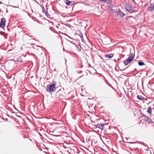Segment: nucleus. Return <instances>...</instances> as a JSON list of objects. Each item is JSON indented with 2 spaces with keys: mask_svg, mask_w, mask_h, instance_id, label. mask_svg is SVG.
Masks as SVG:
<instances>
[{
  "mask_svg": "<svg viewBox=\"0 0 154 154\" xmlns=\"http://www.w3.org/2000/svg\"><path fill=\"white\" fill-rule=\"evenodd\" d=\"M56 82H54L52 84L47 85L46 88V91L48 92H54L55 91Z\"/></svg>",
  "mask_w": 154,
  "mask_h": 154,
  "instance_id": "obj_1",
  "label": "nucleus"
},
{
  "mask_svg": "<svg viewBox=\"0 0 154 154\" xmlns=\"http://www.w3.org/2000/svg\"><path fill=\"white\" fill-rule=\"evenodd\" d=\"M134 57V54L131 53L128 58L124 61V63L125 65H127L129 64L133 60Z\"/></svg>",
  "mask_w": 154,
  "mask_h": 154,
  "instance_id": "obj_2",
  "label": "nucleus"
},
{
  "mask_svg": "<svg viewBox=\"0 0 154 154\" xmlns=\"http://www.w3.org/2000/svg\"><path fill=\"white\" fill-rule=\"evenodd\" d=\"M125 7L127 11L129 13H133L135 12L134 10L133 9L131 5L127 3L125 5Z\"/></svg>",
  "mask_w": 154,
  "mask_h": 154,
  "instance_id": "obj_3",
  "label": "nucleus"
},
{
  "mask_svg": "<svg viewBox=\"0 0 154 154\" xmlns=\"http://www.w3.org/2000/svg\"><path fill=\"white\" fill-rule=\"evenodd\" d=\"M5 19L4 18H2L0 23V27H1L2 28H4L5 26Z\"/></svg>",
  "mask_w": 154,
  "mask_h": 154,
  "instance_id": "obj_4",
  "label": "nucleus"
},
{
  "mask_svg": "<svg viewBox=\"0 0 154 154\" xmlns=\"http://www.w3.org/2000/svg\"><path fill=\"white\" fill-rule=\"evenodd\" d=\"M147 10L149 11H154V2L150 4V5L148 8Z\"/></svg>",
  "mask_w": 154,
  "mask_h": 154,
  "instance_id": "obj_5",
  "label": "nucleus"
},
{
  "mask_svg": "<svg viewBox=\"0 0 154 154\" xmlns=\"http://www.w3.org/2000/svg\"><path fill=\"white\" fill-rule=\"evenodd\" d=\"M118 15H119L120 17H124L125 15V14L121 10H120V9H119L118 11L117 12Z\"/></svg>",
  "mask_w": 154,
  "mask_h": 154,
  "instance_id": "obj_6",
  "label": "nucleus"
},
{
  "mask_svg": "<svg viewBox=\"0 0 154 154\" xmlns=\"http://www.w3.org/2000/svg\"><path fill=\"white\" fill-rule=\"evenodd\" d=\"M104 125V124H98L96 125V127L99 128L101 130L103 129V126Z\"/></svg>",
  "mask_w": 154,
  "mask_h": 154,
  "instance_id": "obj_7",
  "label": "nucleus"
},
{
  "mask_svg": "<svg viewBox=\"0 0 154 154\" xmlns=\"http://www.w3.org/2000/svg\"><path fill=\"white\" fill-rule=\"evenodd\" d=\"M65 2L67 5H72L73 4L72 1H70L68 0H65Z\"/></svg>",
  "mask_w": 154,
  "mask_h": 154,
  "instance_id": "obj_8",
  "label": "nucleus"
},
{
  "mask_svg": "<svg viewBox=\"0 0 154 154\" xmlns=\"http://www.w3.org/2000/svg\"><path fill=\"white\" fill-rule=\"evenodd\" d=\"M141 115H142L141 117L143 118V119L144 120L146 121H148V119L149 117L146 116L143 114H141Z\"/></svg>",
  "mask_w": 154,
  "mask_h": 154,
  "instance_id": "obj_9",
  "label": "nucleus"
},
{
  "mask_svg": "<svg viewBox=\"0 0 154 154\" xmlns=\"http://www.w3.org/2000/svg\"><path fill=\"white\" fill-rule=\"evenodd\" d=\"M22 57H23L22 56H20L17 57L16 58V61L19 62H22L23 61Z\"/></svg>",
  "mask_w": 154,
  "mask_h": 154,
  "instance_id": "obj_10",
  "label": "nucleus"
},
{
  "mask_svg": "<svg viewBox=\"0 0 154 154\" xmlns=\"http://www.w3.org/2000/svg\"><path fill=\"white\" fill-rule=\"evenodd\" d=\"M81 47L80 45H76V48L78 51H80L81 50Z\"/></svg>",
  "mask_w": 154,
  "mask_h": 154,
  "instance_id": "obj_11",
  "label": "nucleus"
},
{
  "mask_svg": "<svg viewBox=\"0 0 154 154\" xmlns=\"http://www.w3.org/2000/svg\"><path fill=\"white\" fill-rule=\"evenodd\" d=\"M113 56V54H106L105 55L106 57L108 58H112Z\"/></svg>",
  "mask_w": 154,
  "mask_h": 154,
  "instance_id": "obj_12",
  "label": "nucleus"
},
{
  "mask_svg": "<svg viewBox=\"0 0 154 154\" xmlns=\"http://www.w3.org/2000/svg\"><path fill=\"white\" fill-rule=\"evenodd\" d=\"M147 112L149 114H151L152 113V108L150 107H149L147 108Z\"/></svg>",
  "mask_w": 154,
  "mask_h": 154,
  "instance_id": "obj_13",
  "label": "nucleus"
},
{
  "mask_svg": "<svg viewBox=\"0 0 154 154\" xmlns=\"http://www.w3.org/2000/svg\"><path fill=\"white\" fill-rule=\"evenodd\" d=\"M137 98L138 99L140 100H142L144 99V98L143 96L139 95H137Z\"/></svg>",
  "mask_w": 154,
  "mask_h": 154,
  "instance_id": "obj_14",
  "label": "nucleus"
},
{
  "mask_svg": "<svg viewBox=\"0 0 154 154\" xmlns=\"http://www.w3.org/2000/svg\"><path fill=\"white\" fill-rule=\"evenodd\" d=\"M138 64L140 66H142L145 65L144 63L141 61H140L138 62Z\"/></svg>",
  "mask_w": 154,
  "mask_h": 154,
  "instance_id": "obj_15",
  "label": "nucleus"
},
{
  "mask_svg": "<svg viewBox=\"0 0 154 154\" xmlns=\"http://www.w3.org/2000/svg\"><path fill=\"white\" fill-rule=\"evenodd\" d=\"M107 5L108 7L110 8H112L114 7V6L112 4H111V3L110 4H107Z\"/></svg>",
  "mask_w": 154,
  "mask_h": 154,
  "instance_id": "obj_16",
  "label": "nucleus"
},
{
  "mask_svg": "<svg viewBox=\"0 0 154 154\" xmlns=\"http://www.w3.org/2000/svg\"><path fill=\"white\" fill-rule=\"evenodd\" d=\"M147 122H148L149 123H150L151 124H152L153 123V121L149 117L148 118V121H147Z\"/></svg>",
  "mask_w": 154,
  "mask_h": 154,
  "instance_id": "obj_17",
  "label": "nucleus"
},
{
  "mask_svg": "<svg viewBox=\"0 0 154 154\" xmlns=\"http://www.w3.org/2000/svg\"><path fill=\"white\" fill-rule=\"evenodd\" d=\"M112 0H107V1L106 2L107 4H110L112 2Z\"/></svg>",
  "mask_w": 154,
  "mask_h": 154,
  "instance_id": "obj_18",
  "label": "nucleus"
},
{
  "mask_svg": "<svg viewBox=\"0 0 154 154\" xmlns=\"http://www.w3.org/2000/svg\"><path fill=\"white\" fill-rule=\"evenodd\" d=\"M45 14L48 18H50V15L48 13V12H46V13H45Z\"/></svg>",
  "mask_w": 154,
  "mask_h": 154,
  "instance_id": "obj_19",
  "label": "nucleus"
},
{
  "mask_svg": "<svg viewBox=\"0 0 154 154\" xmlns=\"http://www.w3.org/2000/svg\"><path fill=\"white\" fill-rule=\"evenodd\" d=\"M42 12L43 13H45H45H46L47 11H46L45 9L44 8H42Z\"/></svg>",
  "mask_w": 154,
  "mask_h": 154,
  "instance_id": "obj_20",
  "label": "nucleus"
},
{
  "mask_svg": "<svg viewBox=\"0 0 154 154\" xmlns=\"http://www.w3.org/2000/svg\"><path fill=\"white\" fill-rule=\"evenodd\" d=\"M66 25L67 26V27H70L71 26V25L69 23H67L66 24Z\"/></svg>",
  "mask_w": 154,
  "mask_h": 154,
  "instance_id": "obj_21",
  "label": "nucleus"
},
{
  "mask_svg": "<svg viewBox=\"0 0 154 154\" xmlns=\"http://www.w3.org/2000/svg\"><path fill=\"white\" fill-rule=\"evenodd\" d=\"M101 2H106L107 0H100Z\"/></svg>",
  "mask_w": 154,
  "mask_h": 154,
  "instance_id": "obj_22",
  "label": "nucleus"
},
{
  "mask_svg": "<svg viewBox=\"0 0 154 154\" xmlns=\"http://www.w3.org/2000/svg\"><path fill=\"white\" fill-rule=\"evenodd\" d=\"M80 36L82 38V39H83V35L82 34V35H80Z\"/></svg>",
  "mask_w": 154,
  "mask_h": 154,
  "instance_id": "obj_23",
  "label": "nucleus"
},
{
  "mask_svg": "<svg viewBox=\"0 0 154 154\" xmlns=\"http://www.w3.org/2000/svg\"><path fill=\"white\" fill-rule=\"evenodd\" d=\"M66 35L68 37H69V38H71L70 37H69V36H68L67 35V34H66Z\"/></svg>",
  "mask_w": 154,
  "mask_h": 154,
  "instance_id": "obj_24",
  "label": "nucleus"
},
{
  "mask_svg": "<svg viewBox=\"0 0 154 154\" xmlns=\"http://www.w3.org/2000/svg\"><path fill=\"white\" fill-rule=\"evenodd\" d=\"M63 51H66V52H67V51L66 50H65L64 49V48H63Z\"/></svg>",
  "mask_w": 154,
  "mask_h": 154,
  "instance_id": "obj_25",
  "label": "nucleus"
},
{
  "mask_svg": "<svg viewBox=\"0 0 154 154\" xmlns=\"http://www.w3.org/2000/svg\"><path fill=\"white\" fill-rule=\"evenodd\" d=\"M51 28H52V27H49V28H50V30H51Z\"/></svg>",
  "mask_w": 154,
  "mask_h": 154,
  "instance_id": "obj_26",
  "label": "nucleus"
},
{
  "mask_svg": "<svg viewBox=\"0 0 154 154\" xmlns=\"http://www.w3.org/2000/svg\"><path fill=\"white\" fill-rule=\"evenodd\" d=\"M2 2H1V1H0V4H2Z\"/></svg>",
  "mask_w": 154,
  "mask_h": 154,
  "instance_id": "obj_27",
  "label": "nucleus"
},
{
  "mask_svg": "<svg viewBox=\"0 0 154 154\" xmlns=\"http://www.w3.org/2000/svg\"><path fill=\"white\" fill-rule=\"evenodd\" d=\"M130 143H131V144H132L133 143V142H130Z\"/></svg>",
  "mask_w": 154,
  "mask_h": 154,
  "instance_id": "obj_28",
  "label": "nucleus"
},
{
  "mask_svg": "<svg viewBox=\"0 0 154 154\" xmlns=\"http://www.w3.org/2000/svg\"><path fill=\"white\" fill-rule=\"evenodd\" d=\"M2 32H1V31H0V34H1V35H2Z\"/></svg>",
  "mask_w": 154,
  "mask_h": 154,
  "instance_id": "obj_29",
  "label": "nucleus"
},
{
  "mask_svg": "<svg viewBox=\"0 0 154 154\" xmlns=\"http://www.w3.org/2000/svg\"><path fill=\"white\" fill-rule=\"evenodd\" d=\"M137 69H134V71H135V70H136V71H137Z\"/></svg>",
  "mask_w": 154,
  "mask_h": 154,
  "instance_id": "obj_30",
  "label": "nucleus"
},
{
  "mask_svg": "<svg viewBox=\"0 0 154 154\" xmlns=\"http://www.w3.org/2000/svg\"><path fill=\"white\" fill-rule=\"evenodd\" d=\"M6 13H8V10H7V11H6Z\"/></svg>",
  "mask_w": 154,
  "mask_h": 154,
  "instance_id": "obj_31",
  "label": "nucleus"
},
{
  "mask_svg": "<svg viewBox=\"0 0 154 154\" xmlns=\"http://www.w3.org/2000/svg\"><path fill=\"white\" fill-rule=\"evenodd\" d=\"M56 26L57 28H58V27L57 26Z\"/></svg>",
  "mask_w": 154,
  "mask_h": 154,
  "instance_id": "obj_32",
  "label": "nucleus"
},
{
  "mask_svg": "<svg viewBox=\"0 0 154 154\" xmlns=\"http://www.w3.org/2000/svg\"><path fill=\"white\" fill-rule=\"evenodd\" d=\"M54 71H56V69H54Z\"/></svg>",
  "mask_w": 154,
  "mask_h": 154,
  "instance_id": "obj_33",
  "label": "nucleus"
},
{
  "mask_svg": "<svg viewBox=\"0 0 154 154\" xmlns=\"http://www.w3.org/2000/svg\"><path fill=\"white\" fill-rule=\"evenodd\" d=\"M16 8H18V7H15Z\"/></svg>",
  "mask_w": 154,
  "mask_h": 154,
  "instance_id": "obj_34",
  "label": "nucleus"
},
{
  "mask_svg": "<svg viewBox=\"0 0 154 154\" xmlns=\"http://www.w3.org/2000/svg\"><path fill=\"white\" fill-rule=\"evenodd\" d=\"M0 108H2V107H0Z\"/></svg>",
  "mask_w": 154,
  "mask_h": 154,
  "instance_id": "obj_35",
  "label": "nucleus"
},
{
  "mask_svg": "<svg viewBox=\"0 0 154 154\" xmlns=\"http://www.w3.org/2000/svg\"><path fill=\"white\" fill-rule=\"evenodd\" d=\"M69 41V42H71L70 41Z\"/></svg>",
  "mask_w": 154,
  "mask_h": 154,
  "instance_id": "obj_36",
  "label": "nucleus"
},
{
  "mask_svg": "<svg viewBox=\"0 0 154 154\" xmlns=\"http://www.w3.org/2000/svg\"><path fill=\"white\" fill-rule=\"evenodd\" d=\"M120 70H122L120 69Z\"/></svg>",
  "mask_w": 154,
  "mask_h": 154,
  "instance_id": "obj_37",
  "label": "nucleus"
}]
</instances>
